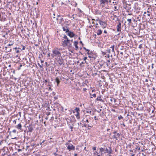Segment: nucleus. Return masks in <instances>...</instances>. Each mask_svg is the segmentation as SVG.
Wrapping results in <instances>:
<instances>
[{
  "label": "nucleus",
  "mask_w": 156,
  "mask_h": 156,
  "mask_svg": "<svg viewBox=\"0 0 156 156\" xmlns=\"http://www.w3.org/2000/svg\"><path fill=\"white\" fill-rule=\"evenodd\" d=\"M63 38L65 39V40H62V45L64 47L68 46L69 47H71V44L70 43V40L67 37L66 35H64Z\"/></svg>",
  "instance_id": "obj_1"
},
{
  "label": "nucleus",
  "mask_w": 156,
  "mask_h": 156,
  "mask_svg": "<svg viewBox=\"0 0 156 156\" xmlns=\"http://www.w3.org/2000/svg\"><path fill=\"white\" fill-rule=\"evenodd\" d=\"M103 152L105 153H108V154H111L112 152V151L110 147H108V148H101L100 149V152H101V155L103 154Z\"/></svg>",
  "instance_id": "obj_2"
},
{
  "label": "nucleus",
  "mask_w": 156,
  "mask_h": 156,
  "mask_svg": "<svg viewBox=\"0 0 156 156\" xmlns=\"http://www.w3.org/2000/svg\"><path fill=\"white\" fill-rule=\"evenodd\" d=\"M61 55L60 52L57 49H53L52 51V53L51 54L52 57H59L61 56Z\"/></svg>",
  "instance_id": "obj_3"
},
{
  "label": "nucleus",
  "mask_w": 156,
  "mask_h": 156,
  "mask_svg": "<svg viewBox=\"0 0 156 156\" xmlns=\"http://www.w3.org/2000/svg\"><path fill=\"white\" fill-rule=\"evenodd\" d=\"M66 145L67 147V149L69 150V151L71 150L74 151L75 149V147L71 144H70L69 142L66 143Z\"/></svg>",
  "instance_id": "obj_4"
},
{
  "label": "nucleus",
  "mask_w": 156,
  "mask_h": 156,
  "mask_svg": "<svg viewBox=\"0 0 156 156\" xmlns=\"http://www.w3.org/2000/svg\"><path fill=\"white\" fill-rule=\"evenodd\" d=\"M87 52V54L89 55L88 57L90 58L94 57L95 55V53L92 51H90L89 49H86Z\"/></svg>",
  "instance_id": "obj_5"
},
{
  "label": "nucleus",
  "mask_w": 156,
  "mask_h": 156,
  "mask_svg": "<svg viewBox=\"0 0 156 156\" xmlns=\"http://www.w3.org/2000/svg\"><path fill=\"white\" fill-rule=\"evenodd\" d=\"M98 22L100 25L102 26V27L104 29L106 27L107 24L105 22L101 21L100 20H98Z\"/></svg>",
  "instance_id": "obj_6"
},
{
  "label": "nucleus",
  "mask_w": 156,
  "mask_h": 156,
  "mask_svg": "<svg viewBox=\"0 0 156 156\" xmlns=\"http://www.w3.org/2000/svg\"><path fill=\"white\" fill-rule=\"evenodd\" d=\"M67 35L70 37H73L75 34H73V32H71V31H69L67 33Z\"/></svg>",
  "instance_id": "obj_7"
},
{
  "label": "nucleus",
  "mask_w": 156,
  "mask_h": 156,
  "mask_svg": "<svg viewBox=\"0 0 156 156\" xmlns=\"http://www.w3.org/2000/svg\"><path fill=\"white\" fill-rule=\"evenodd\" d=\"M121 23L119 22L118 25L117 26V30L118 32H120L121 31Z\"/></svg>",
  "instance_id": "obj_8"
},
{
  "label": "nucleus",
  "mask_w": 156,
  "mask_h": 156,
  "mask_svg": "<svg viewBox=\"0 0 156 156\" xmlns=\"http://www.w3.org/2000/svg\"><path fill=\"white\" fill-rule=\"evenodd\" d=\"M102 54L103 55H105V57L107 58H109V55L107 53L106 51L105 52L101 51Z\"/></svg>",
  "instance_id": "obj_9"
},
{
  "label": "nucleus",
  "mask_w": 156,
  "mask_h": 156,
  "mask_svg": "<svg viewBox=\"0 0 156 156\" xmlns=\"http://www.w3.org/2000/svg\"><path fill=\"white\" fill-rule=\"evenodd\" d=\"M100 2L101 4H105L106 3H108V0H100Z\"/></svg>",
  "instance_id": "obj_10"
},
{
  "label": "nucleus",
  "mask_w": 156,
  "mask_h": 156,
  "mask_svg": "<svg viewBox=\"0 0 156 156\" xmlns=\"http://www.w3.org/2000/svg\"><path fill=\"white\" fill-rule=\"evenodd\" d=\"M28 132H32L34 130L33 127L30 126L29 127H28Z\"/></svg>",
  "instance_id": "obj_11"
},
{
  "label": "nucleus",
  "mask_w": 156,
  "mask_h": 156,
  "mask_svg": "<svg viewBox=\"0 0 156 156\" xmlns=\"http://www.w3.org/2000/svg\"><path fill=\"white\" fill-rule=\"evenodd\" d=\"M62 29L64 31H66V33L68 32L69 31V29L67 27H63Z\"/></svg>",
  "instance_id": "obj_12"
},
{
  "label": "nucleus",
  "mask_w": 156,
  "mask_h": 156,
  "mask_svg": "<svg viewBox=\"0 0 156 156\" xmlns=\"http://www.w3.org/2000/svg\"><path fill=\"white\" fill-rule=\"evenodd\" d=\"M150 54L152 55H155L156 53L153 51V49H150L149 50Z\"/></svg>",
  "instance_id": "obj_13"
},
{
  "label": "nucleus",
  "mask_w": 156,
  "mask_h": 156,
  "mask_svg": "<svg viewBox=\"0 0 156 156\" xmlns=\"http://www.w3.org/2000/svg\"><path fill=\"white\" fill-rule=\"evenodd\" d=\"M58 20V22L59 24H62V23L63 21L64 20L63 18L61 17L60 18V19H59V20Z\"/></svg>",
  "instance_id": "obj_14"
},
{
  "label": "nucleus",
  "mask_w": 156,
  "mask_h": 156,
  "mask_svg": "<svg viewBox=\"0 0 156 156\" xmlns=\"http://www.w3.org/2000/svg\"><path fill=\"white\" fill-rule=\"evenodd\" d=\"M16 128L20 130L22 129V125L20 123L19 124L16 126Z\"/></svg>",
  "instance_id": "obj_15"
},
{
  "label": "nucleus",
  "mask_w": 156,
  "mask_h": 156,
  "mask_svg": "<svg viewBox=\"0 0 156 156\" xmlns=\"http://www.w3.org/2000/svg\"><path fill=\"white\" fill-rule=\"evenodd\" d=\"M55 81L57 83V86H58L59 84L60 81L59 80V79L58 77H56L55 78Z\"/></svg>",
  "instance_id": "obj_16"
},
{
  "label": "nucleus",
  "mask_w": 156,
  "mask_h": 156,
  "mask_svg": "<svg viewBox=\"0 0 156 156\" xmlns=\"http://www.w3.org/2000/svg\"><path fill=\"white\" fill-rule=\"evenodd\" d=\"M78 44V41H75L74 42V45L75 46L76 48H78L77 44Z\"/></svg>",
  "instance_id": "obj_17"
},
{
  "label": "nucleus",
  "mask_w": 156,
  "mask_h": 156,
  "mask_svg": "<svg viewBox=\"0 0 156 156\" xmlns=\"http://www.w3.org/2000/svg\"><path fill=\"white\" fill-rule=\"evenodd\" d=\"M102 33V30L100 29L98 30L97 32V34L98 35H101Z\"/></svg>",
  "instance_id": "obj_18"
},
{
  "label": "nucleus",
  "mask_w": 156,
  "mask_h": 156,
  "mask_svg": "<svg viewBox=\"0 0 156 156\" xmlns=\"http://www.w3.org/2000/svg\"><path fill=\"white\" fill-rule=\"evenodd\" d=\"M96 100H97V101H101V102H104L103 100L101 98V96H100V97H98L97 98Z\"/></svg>",
  "instance_id": "obj_19"
},
{
  "label": "nucleus",
  "mask_w": 156,
  "mask_h": 156,
  "mask_svg": "<svg viewBox=\"0 0 156 156\" xmlns=\"http://www.w3.org/2000/svg\"><path fill=\"white\" fill-rule=\"evenodd\" d=\"M58 64L60 66L62 65L63 63V60L59 59L58 60Z\"/></svg>",
  "instance_id": "obj_20"
},
{
  "label": "nucleus",
  "mask_w": 156,
  "mask_h": 156,
  "mask_svg": "<svg viewBox=\"0 0 156 156\" xmlns=\"http://www.w3.org/2000/svg\"><path fill=\"white\" fill-rule=\"evenodd\" d=\"M75 115L77 119H79L80 118V112L77 113L76 114H75Z\"/></svg>",
  "instance_id": "obj_21"
},
{
  "label": "nucleus",
  "mask_w": 156,
  "mask_h": 156,
  "mask_svg": "<svg viewBox=\"0 0 156 156\" xmlns=\"http://www.w3.org/2000/svg\"><path fill=\"white\" fill-rule=\"evenodd\" d=\"M10 43L8 45H7V46H5V48H9V47H8L9 46H10L11 45H12L13 44V43L12 42H10Z\"/></svg>",
  "instance_id": "obj_22"
},
{
  "label": "nucleus",
  "mask_w": 156,
  "mask_h": 156,
  "mask_svg": "<svg viewBox=\"0 0 156 156\" xmlns=\"http://www.w3.org/2000/svg\"><path fill=\"white\" fill-rule=\"evenodd\" d=\"M75 111L77 112H80V108H76L75 109Z\"/></svg>",
  "instance_id": "obj_23"
},
{
  "label": "nucleus",
  "mask_w": 156,
  "mask_h": 156,
  "mask_svg": "<svg viewBox=\"0 0 156 156\" xmlns=\"http://www.w3.org/2000/svg\"><path fill=\"white\" fill-rule=\"evenodd\" d=\"M136 19L139 21H140L141 20V16H138L136 18Z\"/></svg>",
  "instance_id": "obj_24"
},
{
  "label": "nucleus",
  "mask_w": 156,
  "mask_h": 156,
  "mask_svg": "<svg viewBox=\"0 0 156 156\" xmlns=\"http://www.w3.org/2000/svg\"><path fill=\"white\" fill-rule=\"evenodd\" d=\"M91 120V119L90 117H89V119H87L86 121V122L87 123H89V122H90V120Z\"/></svg>",
  "instance_id": "obj_25"
},
{
  "label": "nucleus",
  "mask_w": 156,
  "mask_h": 156,
  "mask_svg": "<svg viewBox=\"0 0 156 156\" xmlns=\"http://www.w3.org/2000/svg\"><path fill=\"white\" fill-rule=\"evenodd\" d=\"M57 17V18L56 19V20H59V18H61V17L60 15H58Z\"/></svg>",
  "instance_id": "obj_26"
},
{
  "label": "nucleus",
  "mask_w": 156,
  "mask_h": 156,
  "mask_svg": "<svg viewBox=\"0 0 156 156\" xmlns=\"http://www.w3.org/2000/svg\"><path fill=\"white\" fill-rule=\"evenodd\" d=\"M84 126L85 127H87H87H88V129L89 128V127H91L92 126L89 125H87V124H84Z\"/></svg>",
  "instance_id": "obj_27"
},
{
  "label": "nucleus",
  "mask_w": 156,
  "mask_h": 156,
  "mask_svg": "<svg viewBox=\"0 0 156 156\" xmlns=\"http://www.w3.org/2000/svg\"><path fill=\"white\" fill-rule=\"evenodd\" d=\"M38 65L41 68H42L43 66V64H41V65H40L39 63H38Z\"/></svg>",
  "instance_id": "obj_28"
},
{
  "label": "nucleus",
  "mask_w": 156,
  "mask_h": 156,
  "mask_svg": "<svg viewBox=\"0 0 156 156\" xmlns=\"http://www.w3.org/2000/svg\"><path fill=\"white\" fill-rule=\"evenodd\" d=\"M91 96H92L90 97L91 98H92L93 97H95L96 96V94H95L91 95Z\"/></svg>",
  "instance_id": "obj_29"
},
{
  "label": "nucleus",
  "mask_w": 156,
  "mask_h": 156,
  "mask_svg": "<svg viewBox=\"0 0 156 156\" xmlns=\"http://www.w3.org/2000/svg\"><path fill=\"white\" fill-rule=\"evenodd\" d=\"M113 138L115 139L116 140H117V136L116 135H114L113 136Z\"/></svg>",
  "instance_id": "obj_30"
},
{
  "label": "nucleus",
  "mask_w": 156,
  "mask_h": 156,
  "mask_svg": "<svg viewBox=\"0 0 156 156\" xmlns=\"http://www.w3.org/2000/svg\"><path fill=\"white\" fill-rule=\"evenodd\" d=\"M127 21L129 22V24L131 22V19H128Z\"/></svg>",
  "instance_id": "obj_31"
},
{
  "label": "nucleus",
  "mask_w": 156,
  "mask_h": 156,
  "mask_svg": "<svg viewBox=\"0 0 156 156\" xmlns=\"http://www.w3.org/2000/svg\"><path fill=\"white\" fill-rule=\"evenodd\" d=\"M110 49H109V50H108L107 51H106V52H107V54H109V53H110Z\"/></svg>",
  "instance_id": "obj_32"
},
{
  "label": "nucleus",
  "mask_w": 156,
  "mask_h": 156,
  "mask_svg": "<svg viewBox=\"0 0 156 156\" xmlns=\"http://www.w3.org/2000/svg\"><path fill=\"white\" fill-rule=\"evenodd\" d=\"M53 19V21H54H54H56V20L55 18V17H54V16L53 17V19Z\"/></svg>",
  "instance_id": "obj_33"
},
{
  "label": "nucleus",
  "mask_w": 156,
  "mask_h": 156,
  "mask_svg": "<svg viewBox=\"0 0 156 156\" xmlns=\"http://www.w3.org/2000/svg\"><path fill=\"white\" fill-rule=\"evenodd\" d=\"M116 136H117V138H118V137H119V136H120V134H119V133H117V134L116 135Z\"/></svg>",
  "instance_id": "obj_34"
},
{
  "label": "nucleus",
  "mask_w": 156,
  "mask_h": 156,
  "mask_svg": "<svg viewBox=\"0 0 156 156\" xmlns=\"http://www.w3.org/2000/svg\"><path fill=\"white\" fill-rule=\"evenodd\" d=\"M94 154L95 155H97L98 154V152L97 151H96Z\"/></svg>",
  "instance_id": "obj_35"
},
{
  "label": "nucleus",
  "mask_w": 156,
  "mask_h": 156,
  "mask_svg": "<svg viewBox=\"0 0 156 156\" xmlns=\"http://www.w3.org/2000/svg\"><path fill=\"white\" fill-rule=\"evenodd\" d=\"M16 132V129H14L12 131V132L14 133H15Z\"/></svg>",
  "instance_id": "obj_36"
},
{
  "label": "nucleus",
  "mask_w": 156,
  "mask_h": 156,
  "mask_svg": "<svg viewBox=\"0 0 156 156\" xmlns=\"http://www.w3.org/2000/svg\"><path fill=\"white\" fill-rule=\"evenodd\" d=\"M69 23V21H65V23L66 24H68Z\"/></svg>",
  "instance_id": "obj_37"
},
{
  "label": "nucleus",
  "mask_w": 156,
  "mask_h": 156,
  "mask_svg": "<svg viewBox=\"0 0 156 156\" xmlns=\"http://www.w3.org/2000/svg\"><path fill=\"white\" fill-rule=\"evenodd\" d=\"M115 51H117V54H119V51H118V49H115Z\"/></svg>",
  "instance_id": "obj_38"
},
{
  "label": "nucleus",
  "mask_w": 156,
  "mask_h": 156,
  "mask_svg": "<svg viewBox=\"0 0 156 156\" xmlns=\"http://www.w3.org/2000/svg\"><path fill=\"white\" fill-rule=\"evenodd\" d=\"M142 44H140L139 45V48H142Z\"/></svg>",
  "instance_id": "obj_39"
},
{
  "label": "nucleus",
  "mask_w": 156,
  "mask_h": 156,
  "mask_svg": "<svg viewBox=\"0 0 156 156\" xmlns=\"http://www.w3.org/2000/svg\"><path fill=\"white\" fill-rule=\"evenodd\" d=\"M22 66V64H20V66L19 67V68H18V69H20V68Z\"/></svg>",
  "instance_id": "obj_40"
},
{
  "label": "nucleus",
  "mask_w": 156,
  "mask_h": 156,
  "mask_svg": "<svg viewBox=\"0 0 156 156\" xmlns=\"http://www.w3.org/2000/svg\"><path fill=\"white\" fill-rule=\"evenodd\" d=\"M69 128L70 129H71V131H73V127L71 126H70L69 127Z\"/></svg>",
  "instance_id": "obj_41"
},
{
  "label": "nucleus",
  "mask_w": 156,
  "mask_h": 156,
  "mask_svg": "<svg viewBox=\"0 0 156 156\" xmlns=\"http://www.w3.org/2000/svg\"><path fill=\"white\" fill-rule=\"evenodd\" d=\"M94 118L95 120H98V119L97 118V117L96 116H95L94 117Z\"/></svg>",
  "instance_id": "obj_42"
},
{
  "label": "nucleus",
  "mask_w": 156,
  "mask_h": 156,
  "mask_svg": "<svg viewBox=\"0 0 156 156\" xmlns=\"http://www.w3.org/2000/svg\"><path fill=\"white\" fill-rule=\"evenodd\" d=\"M93 150H96V147H94L93 148Z\"/></svg>",
  "instance_id": "obj_43"
},
{
  "label": "nucleus",
  "mask_w": 156,
  "mask_h": 156,
  "mask_svg": "<svg viewBox=\"0 0 156 156\" xmlns=\"http://www.w3.org/2000/svg\"><path fill=\"white\" fill-rule=\"evenodd\" d=\"M87 57H84V58H83V60H84L85 61V60H86V59H87Z\"/></svg>",
  "instance_id": "obj_44"
},
{
  "label": "nucleus",
  "mask_w": 156,
  "mask_h": 156,
  "mask_svg": "<svg viewBox=\"0 0 156 156\" xmlns=\"http://www.w3.org/2000/svg\"><path fill=\"white\" fill-rule=\"evenodd\" d=\"M113 133V134H115V133H117V131H114Z\"/></svg>",
  "instance_id": "obj_45"
},
{
  "label": "nucleus",
  "mask_w": 156,
  "mask_h": 156,
  "mask_svg": "<svg viewBox=\"0 0 156 156\" xmlns=\"http://www.w3.org/2000/svg\"><path fill=\"white\" fill-rule=\"evenodd\" d=\"M118 118H119V119H123V118L122 116H120V117H119Z\"/></svg>",
  "instance_id": "obj_46"
},
{
  "label": "nucleus",
  "mask_w": 156,
  "mask_h": 156,
  "mask_svg": "<svg viewBox=\"0 0 156 156\" xmlns=\"http://www.w3.org/2000/svg\"><path fill=\"white\" fill-rule=\"evenodd\" d=\"M50 53H48V57H49L50 56Z\"/></svg>",
  "instance_id": "obj_47"
},
{
  "label": "nucleus",
  "mask_w": 156,
  "mask_h": 156,
  "mask_svg": "<svg viewBox=\"0 0 156 156\" xmlns=\"http://www.w3.org/2000/svg\"><path fill=\"white\" fill-rule=\"evenodd\" d=\"M13 123H14L15 124L16 123V120H14L13 121Z\"/></svg>",
  "instance_id": "obj_48"
},
{
  "label": "nucleus",
  "mask_w": 156,
  "mask_h": 156,
  "mask_svg": "<svg viewBox=\"0 0 156 156\" xmlns=\"http://www.w3.org/2000/svg\"><path fill=\"white\" fill-rule=\"evenodd\" d=\"M80 44H82V46L83 45V44L82 43V41H80Z\"/></svg>",
  "instance_id": "obj_49"
},
{
  "label": "nucleus",
  "mask_w": 156,
  "mask_h": 156,
  "mask_svg": "<svg viewBox=\"0 0 156 156\" xmlns=\"http://www.w3.org/2000/svg\"><path fill=\"white\" fill-rule=\"evenodd\" d=\"M104 33H105V34H107V31L106 30H105L104 31Z\"/></svg>",
  "instance_id": "obj_50"
},
{
  "label": "nucleus",
  "mask_w": 156,
  "mask_h": 156,
  "mask_svg": "<svg viewBox=\"0 0 156 156\" xmlns=\"http://www.w3.org/2000/svg\"><path fill=\"white\" fill-rule=\"evenodd\" d=\"M83 64V62H81L80 63V66H82V64Z\"/></svg>",
  "instance_id": "obj_51"
},
{
  "label": "nucleus",
  "mask_w": 156,
  "mask_h": 156,
  "mask_svg": "<svg viewBox=\"0 0 156 156\" xmlns=\"http://www.w3.org/2000/svg\"><path fill=\"white\" fill-rule=\"evenodd\" d=\"M153 65H154V64H152V66H151V68H152L153 69Z\"/></svg>",
  "instance_id": "obj_52"
},
{
  "label": "nucleus",
  "mask_w": 156,
  "mask_h": 156,
  "mask_svg": "<svg viewBox=\"0 0 156 156\" xmlns=\"http://www.w3.org/2000/svg\"><path fill=\"white\" fill-rule=\"evenodd\" d=\"M120 53L122 55H123V51H121L120 52Z\"/></svg>",
  "instance_id": "obj_53"
},
{
  "label": "nucleus",
  "mask_w": 156,
  "mask_h": 156,
  "mask_svg": "<svg viewBox=\"0 0 156 156\" xmlns=\"http://www.w3.org/2000/svg\"><path fill=\"white\" fill-rule=\"evenodd\" d=\"M112 51L113 52H114V53H115V51H114V49H112Z\"/></svg>",
  "instance_id": "obj_54"
},
{
  "label": "nucleus",
  "mask_w": 156,
  "mask_h": 156,
  "mask_svg": "<svg viewBox=\"0 0 156 156\" xmlns=\"http://www.w3.org/2000/svg\"><path fill=\"white\" fill-rule=\"evenodd\" d=\"M22 151V150H21V149H19L18 150V151L19 152L20 151Z\"/></svg>",
  "instance_id": "obj_55"
},
{
  "label": "nucleus",
  "mask_w": 156,
  "mask_h": 156,
  "mask_svg": "<svg viewBox=\"0 0 156 156\" xmlns=\"http://www.w3.org/2000/svg\"><path fill=\"white\" fill-rule=\"evenodd\" d=\"M101 109H100L99 110V111H98V112H100L101 111Z\"/></svg>",
  "instance_id": "obj_56"
},
{
  "label": "nucleus",
  "mask_w": 156,
  "mask_h": 156,
  "mask_svg": "<svg viewBox=\"0 0 156 156\" xmlns=\"http://www.w3.org/2000/svg\"><path fill=\"white\" fill-rule=\"evenodd\" d=\"M45 83H47L48 82V81L47 80H44V81Z\"/></svg>",
  "instance_id": "obj_57"
},
{
  "label": "nucleus",
  "mask_w": 156,
  "mask_h": 156,
  "mask_svg": "<svg viewBox=\"0 0 156 156\" xmlns=\"http://www.w3.org/2000/svg\"><path fill=\"white\" fill-rule=\"evenodd\" d=\"M41 63H42L44 62V61L42 60H41Z\"/></svg>",
  "instance_id": "obj_58"
},
{
  "label": "nucleus",
  "mask_w": 156,
  "mask_h": 156,
  "mask_svg": "<svg viewBox=\"0 0 156 156\" xmlns=\"http://www.w3.org/2000/svg\"><path fill=\"white\" fill-rule=\"evenodd\" d=\"M26 48L24 46H23V47L22 49H25Z\"/></svg>",
  "instance_id": "obj_59"
},
{
  "label": "nucleus",
  "mask_w": 156,
  "mask_h": 156,
  "mask_svg": "<svg viewBox=\"0 0 156 156\" xmlns=\"http://www.w3.org/2000/svg\"><path fill=\"white\" fill-rule=\"evenodd\" d=\"M122 125H123V126L124 127H125V126H126V125H125L124 124V123H123V124H122Z\"/></svg>",
  "instance_id": "obj_60"
},
{
  "label": "nucleus",
  "mask_w": 156,
  "mask_h": 156,
  "mask_svg": "<svg viewBox=\"0 0 156 156\" xmlns=\"http://www.w3.org/2000/svg\"><path fill=\"white\" fill-rule=\"evenodd\" d=\"M19 52V51L18 50H16V53H18Z\"/></svg>",
  "instance_id": "obj_61"
},
{
  "label": "nucleus",
  "mask_w": 156,
  "mask_h": 156,
  "mask_svg": "<svg viewBox=\"0 0 156 156\" xmlns=\"http://www.w3.org/2000/svg\"><path fill=\"white\" fill-rule=\"evenodd\" d=\"M109 130H110V129H107V131H108Z\"/></svg>",
  "instance_id": "obj_62"
},
{
  "label": "nucleus",
  "mask_w": 156,
  "mask_h": 156,
  "mask_svg": "<svg viewBox=\"0 0 156 156\" xmlns=\"http://www.w3.org/2000/svg\"><path fill=\"white\" fill-rule=\"evenodd\" d=\"M147 16H149L150 15V13H148V14H147Z\"/></svg>",
  "instance_id": "obj_63"
},
{
  "label": "nucleus",
  "mask_w": 156,
  "mask_h": 156,
  "mask_svg": "<svg viewBox=\"0 0 156 156\" xmlns=\"http://www.w3.org/2000/svg\"><path fill=\"white\" fill-rule=\"evenodd\" d=\"M74 156H77V154H74Z\"/></svg>",
  "instance_id": "obj_64"
}]
</instances>
